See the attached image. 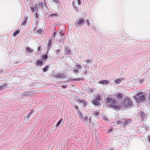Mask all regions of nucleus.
Here are the masks:
<instances>
[{"mask_svg":"<svg viewBox=\"0 0 150 150\" xmlns=\"http://www.w3.org/2000/svg\"><path fill=\"white\" fill-rule=\"evenodd\" d=\"M121 105L124 108L131 107L133 105V102L128 97H124L120 102Z\"/></svg>","mask_w":150,"mask_h":150,"instance_id":"obj_1","label":"nucleus"},{"mask_svg":"<svg viewBox=\"0 0 150 150\" xmlns=\"http://www.w3.org/2000/svg\"><path fill=\"white\" fill-rule=\"evenodd\" d=\"M106 101L107 103H110L109 106L116 110H119L122 108V106L119 105H115L116 104V102L115 99L110 98L107 97L106 98Z\"/></svg>","mask_w":150,"mask_h":150,"instance_id":"obj_2","label":"nucleus"},{"mask_svg":"<svg viewBox=\"0 0 150 150\" xmlns=\"http://www.w3.org/2000/svg\"><path fill=\"white\" fill-rule=\"evenodd\" d=\"M143 92H140L134 96V98L137 103H139L146 100V95L144 94L143 95Z\"/></svg>","mask_w":150,"mask_h":150,"instance_id":"obj_3","label":"nucleus"},{"mask_svg":"<svg viewBox=\"0 0 150 150\" xmlns=\"http://www.w3.org/2000/svg\"><path fill=\"white\" fill-rule=\"evenodd\" d=\"M101 100V98L99 95H96L95 98L92 100V103L94 105L98 106L100 105V101Z\"/></svg>","mask_w":150,"mask_h":150,"instance_id":"obj_4","label":"nucleus"},{"mask_svg":"<svg viewBox=\"0 0 150 150\" xmlns=\"http://www.w3.org/2000/svg\"><path fill=\"white\" fill-rule=\"evenodd\" d=\"M85 22L83 19H80L76 20L75 23V25L77 27H80L85 24Z\"/></svg>","mask_w":150,"mask_h":150,"instance_id":"obj_5","label":"nucleus"},{"mask_svg":"<svg viewBox=\"0 0 150 150\" xmlns=\"http://www.w3.org/2000/svg\"><path fill=\"white\" fill-rule=\"evenodd\" d=\"M38 5L35 4L34 6L33 5H31V6H30V8L31 11L32 12H34L35 13L36 11H38Z\"/></svg>","mask_w":150,"mask_h":150,"instance_id":"obj_6","label":"nucleus"},{"mask_svg":"<svg viewBox=\"0 0 150 150\" xmlns=\"http://www.w3.org/2000/svg\"><path fill=\"white\" fill-rule=\"evenodd\" d=\"M115 96H117V98L119 100L124 98V97H125V95L122 93H117Z\"/></svg>","mask_w":150,"mask_h":150,"instance_id":"obj_7","label":"nucleus"},{"mask_svg":"<svg viewBox=\"0 0 150 150\" xmlns=\"http://www.w3.org/2000/svg\"><path fill=\"white\" fill-rule=\"evenodd\" d=\"M109 82V80H102L101 81H99L98 83L100 84H108Z\"/></svg>","mask_w":150,"mask_h":150,"instance_id":"obj_8","label":"nucleus"},{"mask_svg":"<svg viewBox=\"0 0 150 150\" xmlns=\"http://www.w3.org/2000/svg\"><path fill=\"white\" fill-rule=\"evenodd\" d=\"M43 9L47 13H49V9L47 7V4H43Z\"/></svg>","mask_w":150,"mask_h":150,"instance_id":"obj_9","label":"nucleus"},{"mask_svg":"<svg viewBox=\"0 0 150 150\" xmlns=\"http://www.w3.org/2000/svg\"><path fill=\"white\" fill-rule=\"evenodd\" d=\"M52 40L51 39H50L48 43H47V46H48V49L47 51L48 52L49 50H50V48H51V46L52 45Z\"/></svg>","mask_w":150,"mask_h":150,"instance_id":"obj_10","label":"nucleus"},{"mask_svg":"<svg viewBox=\"0 0 150 150\" xmlns=\"http://www.w3.org/2000/svg\"><path fill=\"white\" fill-rule=\"evenodd\" d=\"M124 80V79L122 78L118 79L115 80V82L116 84H119Z\"/></svg>","mask_w":150,"mask_h":150,"instance_id":"obj_11","label":"nucleus"},{"mask_svg":"<svg viewBox=\"0 0 150 150\" xmlns=\"http://www.w3.org/2000/svg\"><path fill=\"white\" fill-rule=\"evenodd\" d=\"M65 75H64V74H63L62 73H61V74L59 73L58 74L56 75L55 76L56 77H57L58 78H64L65 77Z\"/></svg>","mask_w":150,"mask_h":150,"instance_id":"obj_12","label":"nucleus"},{"mask_svg":"<svg viewBox=\"0 0 150 150\" xmlns=\"http://www.w3.org/2000/svg\"><path fill=\"white\" fill-rule=\"evenodd\" d=\"M31 93L29 91H27L25 92L22 94V96H29L30 95Z\"/></svg>","mask_w":150,"mask_h":150,"instance_id":"obj_13","label":"nucleus"},{"mask_svg":"<svg viewBox=\"0 0 150 150\" xmlns=\"http://www.w3.org/2000/svg\"><path fill=\"white\" fill-rule=\"evenodd\" d=\"M69 79H70V80H71L73 81H83L84 79L83 78H77V79H72L71 78H70Z\"/></svg>","mask_w":150,"mask_h":150,"instance_id":"obj_14","label":"nucleus"},{"mask_svg":"<svg viewBox=\"0 0 150 150\" xmlns=\"http://www.w3.org/2000/svg\"><path fill=\"white\" fill-rule=\"evenodd\" d=\"M80 101L84 105V106L85 107L88 105V102H86V101L85 100H80Z\"/></svg>","mask_w":150,"mask_h":150,"instance_id":"obj_15","label":"nucleus"},{"mask_svg":"<svg viewBox=\"0 0 150 150\" xmlns=\"http://www.w3.org/2000/svg\"><path fill=\"white\" fill-rule=\"evenodd\" d=\"M140 116L141 119L143 120H144V118L145 117V113L141 111L140 112Z\"/></svg>","mask_w":150,"mask_h":150,"instance_id":"obj_16","label":"nucleus"},{"mask_svg":"<svg viewBox=\"0 0 150 150\" xmlns=\"http://www.w3.org/2000/svg\"><path fill=\"white\" fill-rule=\"evenodd\" d=\"M37 64L38 65L41 66L43 64V61L41 60H38L36 62Z\"/></svg>","mask_w":150,"mask_h":150,"instance_id":"obj_17","label":"nucleus"},{"mask_svg":"<svg viewBox=\"0 0 150 150\" xmlns=\"http://www.w3.org/2000/svg\"><path fill=\"white\" fill-rule=\"evenodd\" d=\"M27 19H28L26 18H24L23 22L21 24V25L22 26H23L24 25H25Z\"/></svg>","mask_w":150,"mask_h":150,"instance_id":"obj_18","label":"nucleus"},{"mask_svg":"<svg viewBox=\"0 0 150 150\" xmlns=\"http://www.w3.org/2000/svg\"><path fill=\"white\" fill-rule=\"evenodd\" d=\"M76 111L80 117H81L82 118H83L81 112L79 110H76Z\"/></svg>","mask_w":150,"mask_h":150,"instance_id":"obj_19","label":"nucleus"},{"mask_svg":"<svg viewBox=\"0 0 150 150\" xmlns=\"http://www.w3.org/2000/svg\"><path fill=\"white\" fill-rule=\"evenodd\" d=\"M66 51L67 54H70L71 52V51L67 47L66 48Z\"/></svg>","mask_w":150,"mask_h":150,"instance_id":"obj_20","label":"nucleus"},{"mask_svg":"<svg viewBox=\"0 0 150 150\" xmlns=\"http://www.w3.org/2000/svg\"><path fill=\"white\" fill-rule=\"evenodd\" d=\"M20 31L19 30H16L14 32L13 35L14 36H16L18 34L20 33Z\"/></svg>","mask_w":150,"mask_h":150,"instance_id":"obj_21","label":"nucleus"},{"mask_svg":"<svg viewBox=\"0 0 150 150\" xmlns=\"http://www.w3.org/2000/svg\"><path fill=\"white\" fill-rule=\"evenodd\" d=\"M38 50H37L38 52H41V51L42 50L41 49L42 48V46H41V45H40L39 44V45H38Z\"/></svg>","mask_w":150,"mask_h":150,"instance_id":"obj_22","label":"nucleus"},{"mask_svg":"<svg viewBox=\"0 0 150 150\" xmlns=\"http://www.w3.org/2000/svg\"><path fill=\"white\" fill-rule=\"evenodd\" d=\"M75 3V2H73L72 3V5L73 6V7H74V10L76 11L77 12H78L79 11V10H78V8L76 6L74 5V3Z\"/></svg>","mask_w":150,"mask_h":150,"instance_id":"obj_23","label":"nucleus"},{"mask_svg":"<svg viewBox=\"0 0 150 150\" xmlns=\"http://www.w3.org/2000/svg\"><path fill=\"white\" fill-rule=\"evenodd\" d=\"M38 5V7H39L40 9V7H41V8H43V6L44 5L43 2H40Z\"/></svg>","mask_w":150,"mask_h":150,"instance_id":"obj_24","label":"nucleus"},{"mask_svg":"<svg viewBox=\"0 0 150 150\" xmlns=\"http://www.w3.org/2000/svg\"><path fill=\"white\" fill-rule=\"evenodd\" d=\"M31 116V115L29 114H28L27 115H26V116H25L24 118V120H28L30 118V117Z\"/></svg>","mask_w":150,"mask_h":150,"instance_id":"obj_25","label":"nucleus"},{"mask_svg":"<svg viewBox=\"0 0 150 150\" xmlns=\"http://www.w3.org/2000/svg\"><path fill=\"white\" fill-rule=\"evenodd\" d=\"M26 50L28 52V53H29L30 52H32L33 51V50H32V49L30 47L26 48Z\"/></svg>","mask_w":150,"mask_h":150,"instance_id":"obj_26","label":"nucleus"},{"mask_svg":"<svg viewBox=\"0 0 150 150\" xmlns=\"http://www.w3.org/2000/svg\"><path fill=\"white\" fill-rule=\"evenodd\" d=\"M62 119H61L57 122L56 126V127H58L62 122Z\"/></svg>","mask_w":150,"mask_h":150,"instance_id":"obj_27","label":"nucleus"},{"mask_svg":"<svg viewBox=\"0 0 150 150\" xmlns=\"http://www.w3.org/2000/svg\"><path fill=\"white\" fill-rule=\"evenodd\" d=\"M94 90H95V88H91L89 89L88 90V92L89 93H92L94 91Z\"/></svg>","mask_w":150,"mask_h":150,"instance_id":"obj_28","label":"nucleus"},{"mask_svg":"<svg viewBox=\"0 0 150 150\" xmlns=\"http://www.w3.org/2000/svg\"><path fill=\"white\" fill-rule=\"evenodd\" d=\"M42 60H46L47 59V55H43L42 56Z\"/></svg>","mask_w":150,"mask_h":150,"instance_id":"obj_29","label":"nucleus"},{"mask_svg":"<svg viewBox=\"0 0 150 150\" xmlns=\"http://www.w3.org/2000/svg\"><path fill=\"white\" fill-rule=\"evenodd\" d=\"M49 68V66L48 65L46 66L43 69V71L44 72H45L47 71L48 69Z\"/></svg>","mask_w":150,"mask_h":150,"instance_id":"obj_30","label":"nucleus"},{"mask_svg":"<svg viewBox=\"0 0 150 150\" xmlns=\"http://www.w3.org/2000/svg\"><path fill=\"white\" fill-rule=\"evenodd\" d=\"M57 15H58L57 13H52L49 16H57Z\"/></svg>","mask_w":150,"mask_h":150,"instance_id":"obj_31","label":"nucleus"},{"mask_svg":"<svg viewBox=\"0 0 150 150\" xmlns=\"http://www.w3.org/2000/svg\"><path fill=\"white\" fill-rule=\"evenodd\" d=\"M129 123V120H126L123 123V124L125 125H127V124Z\"/></svg>","mask_w":150,"mask_h":150,"instance_id":"obj_32","label":"nucleus"},{"mask_svg":"<svg viewBox=\"0 0 150 150\" xmlns=\"http://www.w3.org/2000/svg\"><path fill=\"white\" fill-rule=\"evenodd\" d=\"M76 68L78 69H79L81 67V66L79 64H77L76 65Z\"/></svg>","mask_w":150,"mask_h":150,"instance_id":"obj_33","label":"nucleus"},{"mask_svg":"<svg viewBox=\"0 0 150 150\" xmlns=\"http://www.w3.org/2000/svg\"><path fill=\"white\" fill-rule=\"evenodd\" d=\"M60 52V50L59 49H58L56 51V54H58Z\"/></svg>","mask_w":150,"mask_h":150,"instance_id":"obj_34","label":"nucleus"},{"mask_svg":"<svg viewBox=\"0 0 150 150\" xmlns=\"http://www.w3.org/2000/svg\"><path fill=\"white\" fill-rule=\"evenodd\" d=\"M88 116H86L85 117L84 119V120L85 121V122H86L87 120V121L88 120Z\"/></svg>","mask_w":150,"mask_h":150,"instance_id":"obj_35","label":"nucleus"},{"mask_svg":"<svg viewBox=\"0 0 150 150\" xmlns=\"http://www.w3.org/2000/svg\"><path fill=\"white\" fill-rule=\"evenodd\" d=\"M42 32V30L41 29H39L38 31V32L39 33H41Z\"/></svg>","mask_w":150,"mask_h":150,"instance_id":"obj_36","label":"nucleus"},{"mask_svg":"<svg viewBox=\"0 0 150 150\" xmlns=\"http://www.w3.org/2000/svg\"><path fill=\"white\" fill-rule=\"evenodd\" d=\"M78 1V4L79 5H80L81 4V0H77Z\"/></svg>","mask_w":150,"mask_h":150,"instance_id":"obj_37","label":"nucleus"},{"mask_svg":"<svg viewBox=\"0 0 150 150\" xmlns=\"http://www.w3.org/2000/svg\"><path fill=\"white\" fill-rule=\"evenodd\" d=\"M62 87L64 88H66L67 87V86L66 85H62Z\"/></svg>","mask_w":150,"mask_h":150,"instance_id":"obj_38","label":"nucleus"},{"mask_svg":"<svg viewBox=\"0 0 150 150\" xmlns=\"http://www.w3.org/2000/svg\"><path fill=\"white\" fill-rule=\"evenodd\" d=\"M74 73H78L79 72V71L78 70H77V69H74Z\"/></svg>","mask_w":150,"mask_h":150,"instance_id":"obj_39","label":"nucleus"},{"mask_svg":"<svg viewBox=\"0 0 150 150\" xmlns=\"http://www.w3.org/2000/svg\"><path fill=\"white\" fill-rule=\"evenodd\" d=\"M33 112H34L33 110H31V111H30V112L29 114L31 115L33 113Z\"/></svg>","mask_w":150,"mask_h":150,"instance_id":"obj_40","label":"nucleus"},{"mask_svg":"<svg viewBox=\"0 0 150 150\" xmlns=\"http://www.w3.org/2000/svg\"><path fill=\"white\" fill-rule=\"evenodd\" d=\"M56 32H54L52 34V37H54L56 35Z\"/></svg>","mask_w":150,"mask_h":150,"instance_id":"obj_41","label":"nucleus"},{"mask_svg":"<svg viewBox=\"0 0 150 150\" xmlns=\"http://www.w3.org/2000/svg\"><path fill=\"white\" fill-rule=\"evenodd\" d=\"M86 23L87 24V25L89 26V23L88 21V19H87L86 21Z\"/></svg>","mask_w":150,"mask_h":150,"instance_id":"obj_42","label":"nucleus"},{"mask_svg":"<svg viewBox=\"0 0 150 150\" xmlns=\"http://www.w3.org/2000/svg\"><path fill=\"white\" fill-rule=\"evenodd\" d=\"M35 16H36V17L37 18H38L39 17V16L38 15V13L37 12H36V13H35Z\"/></svg>","mask_w":150,"mask_h":150,"instance_id":"obj_43","label":"nucleus"},{"mask_svg":"<svg viewBox=\"0 0 150 150\" xmlns=\"http://www.w3.org/2000/svg\"><path fill=\"white\" fill-rule=\"evenodd\" d=\"M75 108H76V110H78L79 107L77 106H76L75 107Z\"/></svg>","mask_w":150,"mask_h":150,"instance_id":"obj_44","label":"nucleus"},{"mask_svg":"<svg viewBox=\"0 0 150 150\" xmlns=\"http://www.w3.org/2000/svg\"><path fill=\"white\" fill-rule=\"evenodd\" d=\"M59 33L62 35H63L64 34V33H62L61 31Z\"/></svg>","mask_w":150,"mask_h":150,"instance_id":"obj_45","label":"nucleus"},{"mask_svg":"<svg viewBox=\"0 0 150 150\" xmlns=\"http://www.w3.org/2000/svg\"><path fill=\"white\" fill-rule=\"evenodd\" d=\"M112 131V129H109L108 131H107V132H108L109 131V132H111Z\"/></svg>","mask_w":150,"mask_h":150,"instance_id":"obj_46","label":"nucleus"},{"mask_svg":"<svg viewBox=\"0 0 150 150\" xmlns=\"http://www.w3.org/2000/svg\"><path fill=\"white\" fill-rule=\"evenodd\" d=\"M84 73H85L86 74L87 73V69H85V71H84Z\"/></svg>","mask_w":150,"mask_h":150,"instance_id":"obj_47","label":"nucleus"},{"mask_svg":"<svg viewBox=\"0 0 150 150\" xmlns=\"http://www.w3.org/2000/svg\"><path fill=\"white\" fill-rule=\"evenodd\" d=\"M148 99L149 100H150V92H149V93Z\"/></svg>","mask_w":150,"mask_h":150,"instance_id":"obj_48","label":"nucleus"},{"mask_svg":"<svg viewBox=\"0 0 150 150\" xmlns=\"http://www.w3.org/2000/svg\"><path fill=\"white\" fill-rule=\"evenodd\" d=\"M105 119H104H104L106 121H108V119L106 117H105Z\"/></svg>","mask_w":150,"mask_h":150,"instance_id":"obj_49","label":"nucleus"},{"mask_svg":"<svg viewBox=\"0 0 150 150\" xmlns=\"http://www.w3.org/2000/svg\"><path fill=\"white\" fill-rule=\"evenodd\" d=\"M91 60L90 59L88 60H87V63H88V62H91Z\"/></svg>","mask_w":150,"mask_h":150,"instance_id":"obj_50","label":"nucleus"},{"mask_svg":"<svg viewBox=\"0 0 150 150\" xmlns=\"http://www.w3.org/2000/svg\"><path fill=\"white\" fill-rule=\"evenodd\" d=\"M99 114V112H96L95 113V114L96 115H98Z\"/></svg>","mask_w":150,"mask_h":150,"instance_id":"obj_51","label":"nucleus"},{"mask_svg":"<svg viewBox=\"0 0 150 150\" xmlns=\"http://www.w3.org/2000/svg\"><path fill=\"white\" fill-rule=\"evenodd\" d=\"M44 1L43 4H46V1L45 0H43Z\"/></svg>","mask_w":150,"mask_h":150,"instance_id":"obj_52","label":"nucleus"},{"mask_svg":"<svg viewBox=\"0 0 150 150\" xmlns=\"http://www.w3.org/2000/svg\"><path fill=\"white\" fill-rule=\"evenodd\" d=\"M149 142H150V136H149Z\"/></svg>","mask_w":150,"mask_h":150,"instance_id":"obj_53","label":"nucleus"},{"mask_svg":"<svg viewBox=\"0 0 150 150\" xmlns=\"http://www.w3.org/2000/svg\"><path fill=\"white\" fill-rule=\"evenodd\" d=\"M54 97L52 96H51V98H53Z\"/></svg>","mask_w":150,"mask_h":150,"instance_id":"obj_54","label":"nucleus"},{"mask_svg":"<svg viewBox=\"0 0 150 150\" xmlns=\"http://www.w3.org/2000/svg\"><path fill=\"white\" fill-rule=\"evenodd\" d=\"M109 150H113V149H110Z\"/></svg>","mask_w":150,"mask_h":150,"instance_id":"obj_55","label":"nucleus"},{"mask_svg":"<svg viewBox=\"0 0 150 150\" xmlns=\"http://www.w3.org/2000/svg\"><path fill=\"white\" fill-rule=\"evenodd\" d=\"M1 88V87H0V90Z\"/></svg>","mask_w":150,"mask_h":150,"instance_id":"obj_56","label":"nucleus"},{"mask_svg":"<svg viewBox=\"0 0 150 150\" xmlns=\"http://www.w3.org/2000/svg\"><path fill=\"white\" fill-rule=\"evenodd\" d=\"M142 80H140V81H141V82L142 81H141Z\"/></svg>","mask_w":150,"mask_h":150,"instance_id":"obj_57","label":"nucleus"},{"mask_svg":"<svg viewBox=\"0 0 150 150\" xmlns=\"http://www.w3.org/2000/svg\"><path fill=\"white\" fill-rule=\"evenodd\" d=\"M142 80H140V81H141V82L142 81H141Z\"/></svg>","mask_w":150,"mask_h":150,"instance_id":"obj_58","label":"nucleus"}]
</instances>
